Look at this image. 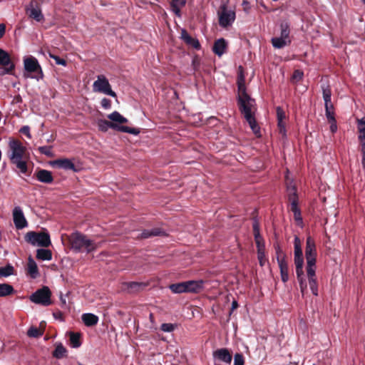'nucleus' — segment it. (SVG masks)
I'll list each match as a JSON object with an SVG mask.
<instances>
[{"mask_svg": "<svg viewBox=\"0 0 365 365\" xmlns=\"http://www.w3.org/2000/svg\"><path fill=\"white\" fill-rule=\"evenodd\" d=\"M290 210L293 212L294 219L297 223L302 224V218L301 216V212L299 207H297V203L295 201H293V202L291 204Z\"/></svg>", "mask_w": 365, "mask_h": 365, "instance_id": "7c9ffc66", "label": "nucleus"}, {"mask_svg": "<svg viewBox=\"0 0 365 365\" xmlns=\"http://www.w3.org/2000/svg\"><path fill=\"white\" fill-rule=\"evenodd\" d=\"M247 4V1H243V4Z\"/></svg>", "mask_w": 365, "mask_h": 365, "instance_id": "69168bd1", "label": "nucleus"}, {"mask_svg": "<svg viewBox=\"0 0 365 365\" xmlns=\"http://www.w3.org/2000/svg\"><path fill=\"white\" fill-rule=\"evenodd\" d=\"M101 104L102 108L106 110H110L111 108V101L106 98H104L101 100Z\"/></svg>", "mask_w": 365, "mask_h": 365, "instance_id": "de8ad7c7", "label": "nucleus"}, {"mask_svg": "<svg viewBox=\"0 0 365 365\" xmlns=\"http://www.w3.org/2000/svg\"><path fill=\"white\" fill-rule=\"evenodd\" d=\"M288 177L286 176L287 192L289 200L291 202V204L293 202V201H295L297 203V196L295 186L292 181L288 182Z\"/></svg>", "mask_w": 365, "mask_h": 365, "instance_id": "5701e85b", "label": "nucleus"}, {"mask_svg": "<svg viewBox=\"0 0 365 365\" xmlns=\"http://www.w3.org/2000/svg\"><path fill=\"white\" fill-rule=\"evenodd\" d=\"M234 365H244V358L241 354H236L235 355Z\"/></svg>", "mask_w": 365, "mask_h": 365, "instance_id": "49530a36", "label": "nucleus"}, {"mask_svg": "<svg viewBox=\"0 0 365 365\" xmlns=\"http://www.w3.org/2000/svg\"><path fill=\"white\" fill-rule=\"evenodd\" d=\"M257 247V252L264 251V245L263 242H257L256 243Z\"/></svg>", "mask_w": 365, "mask_h": 365, "instance_id": "bf43d9fd", "label": "nucleus"}, {"mask_svg": "<svg viewBox=\"0 0 365 365\" xmlns=\"http://www.w3.org/2000/svg\"><path fill=\"white\" fill-rule=\"evenodd\" d=\"M38 149L41 154H43L48 157L53 156L51 146H41Z\"/></svg>", "mask_w": 365, "mask_h": 365, "instance_id": "a19ab883", "label": "nucleus"}, {"mask_svg": "<svg viewBox=\"0 0 365 365\" xmlns=\"http://www.w3.org/2000/svg\"><path fill=\"white\" fill-rule=\"evenodd\" d=\"M108 118L110 120V123H113L115 125H123L122 124L128 123V120L123 117L119 112L113 111V113L108 115Z\"/></svg>", "mask_w": 365, "mask_h": 365, "instance_id": "412c9836", "label": "nucleus"}, {"mask_svg": "<svg viewBox=\"0 0 365 365\" xmlns=\"http://www.w3.org/2000/svg\"><path fill=\"white\" fill-rule=\"evenodd\" d=\"M227 42L224 38L217 40L213 46L212 51L218 56H221L226 50Z\"/></svg>", "mask_w": 365, "mask_h": 365, "instance_id": "aec40b11", "label": "nucleus"}, {"mask_svg": "<svg viewBox=\"0 0 365 365\" xmlns=\"http://www.w3.org/2000/svg\"><path fill=\"white\" fill-rule=\"evenodd\" d=\"M169 288L175 294L187 292L185 282L173 284L170 285Z\"/></svg>", "mask_w": 365, "mask_h": 365, "instance_id": "c85d7f7f", "label": "nucleus"}, {"mask_svg": "<svg viewBox=\"0 0 365 365\" xmlns=\"http://www.w3.org/2000/svg\"><path fill=\"white\" fill-rule=\"evenodd\" d=\"M93 91L96 93H101L105 95L115 98L116 93L111 89V86L103 75L97 76V79L93 83Z\"/></svg>", "mask_w": 365, "mask_h": 365, "instance_id": "1a4fd4ad", "label": "nucleus"}, {"mask_svg": "<svg viewBox=\"0 0 365 365\" xmlns=\"http://www.w3.org/2000/svg\"><path fill=\"white\" fill-rule=\"evenodd\" d=\"M237 88L238 94L247 93L245 87V78L242 72H240L237 77Z\"/></svg>", "mask_w": 365, "mask_h": 365, "instance_id": "473e14b6", "label": "nucleus"}, {"mask_svg": "<svg viewBox=\"0 0 365 365\" xmlns=\"http://www.w3.org/2000/svg\"><path fill=\"white\" fill-rule=\"evenodd\" d=\"M71 248L76 252L86 251L87 253L95 251L98 245L80 232H74L70 236Z\"/></svg>", "mask_w": 365, "mask_h": 365, "instance_id": "39448f33", "label": "nucleus"}, {"mask_svg": "<svg viewBox=\"0 0 365 365\" xmlns=\"http://www.w3.org/2000/svg\"><path fill=\"white\" fill-rule=\"evenodd\" d=\"M6 31V26L4 24H0V38L4 35Z\"/></svg>", "mask_w": 365, "mask_h": 365, "instance_id": "13d9d810", "label": "nucleus"}, {"mask_svg": "<svg viewBox=\"0 0 365 365\" xmlns=\"http://www.w3.org/2000/svg\"><path fill=\"white\" fill-rule=\"evenodd\" d=\"M294 264L296 266V274L297 276V279L299 282L300 289L302 294H304V290L307 288V284L304 280V272H303V266H304V257L302 250L301 241L297 236H295L294 240Z\"/></svg>", "mask_w": 365, "mask_h": 365, "instance_id": "20e7f679", "label": "nucleus"}, {"mask_svg": "<svg viewBox=\"0 0 365 365\" xmlns=\"http://www.w3.org/2000/svg\"><path fill=\"white\" fill-rule=\"evenodd\" d=\"M9 158L19 170L21 173L25 174L27 172V163L24 160L26 148L21 143L16 140H10L9 142Z\"/></svg>", "mask_w": 365, "mask_h": 365, "instance_id": "7ed1b4c3", "label": "nucleus"}, {"mask_svg": "<svg viewBox=\"0 0 365 365\" xmlns=\"http://www.w3.org/2000/svg\"><path fill=\"white\" fill-rule=\"evenodd\" d=\"M0 66H4L3 74L9 73L14 68L9 53L2 48H0Z\"/></svg>", "mask_w": 365, "mask_h": 365, "instance_id": "ddd939ff", "label": "nucleus"}, {"mask_svg": "<svg viewBox=\"0 0 365 365\" xmlns=\"http://www.w3.org/2000/svg\"><path fill=\"white\" fill-rule=\"evenodd\" d=\"M186 4V0H172L170 6L173 13L180 17L181 16L180 10Z\"/></svg>", "mask_w": 365, "mask_h": 365, "instance_id": "a878e982", "label": "nucleus"}, {"mask_svg": "<svg viewBox=\"0 0 365 365\" xmlns=\"http://www.w3.org/2000/svg\"><path fill=\"white\" fill-rule=\"evenodd\" d=\"M50 57L55 60V62L56 64L64 66H66V61L64 59L61 58L60 57L55 56V55H52V54H50Z\"/></svg>", "mask_w": 365, "mask_h": 365, "instance_id": "09e8293b", "label": "nucleus"}, {"mask_svg": "<svg viewBox=\"0 0 365 365\" xmlns=\"http://www.w3.org/2000/svg\"><path fill=\"white\" fill-rule=\"evenodd\" d=\"M322 88L324 103H331V91L329 86L328 85H323Z\"/></svg>", "mask_w": 365, "mask_h": 365, "instance_id": "72a5a7b5", "label": "nucleus"}, {"mask_svg": "<svg viewBox=\"0 0 365 365\" xmlns=\"http://www.w3.org/2000/svg\"><path fill=\"white\" fill-rule=\"evenodd\" d=\"M66 352V348L61 344H59L56 345L53 355L57 359H61L65 355Z\"/></svg>", "mask_w": 365, "mask_h": 365, "instance_id": "4c0bfd02", "label": "nucleus"}, {"mask_svg": "<svg viewBox=\"0 0 365 365\" xmlns=\"http://www.w3.org/2000/svg\"><path fill=\"white\" fill-rule=\"evenodd\" d=\"M325 111H334V106L332 103H324Z\"/></svg>", "mask_w": 365, "mask_h": 365, "instance_id": "5fc2aeb1", "label": "nucleus"}, {"mask_svg": "<svg viewBox=\"0 0 365 365\" xmlns=\"http://www.w3.org/2000/svg\"><path fill=\"white\" fill-rule=\"evenodd\" d=\"M325 115L329 122H334L335 120L334 111H325Z\"/></svg>", "mask_w": 365, "mask_h": 365, "instance_id": "3c124183", "label": "nucleus"}, {"mask_svg": "<svg viewBox=\"0 0 365 365\" xmlns=\"http://www.w3.org/2000/svg\"><path fill=\"white\" fill-rule=\"evenodd\" d=\"M362 1L365 4V0H362Z\"/></svg>", "mask_w": 365, "mask_h": 365, "instance_id": "338daca9", "label": "nucleus"}, {"mask_svg": "<svg viewBox=\"0 0 365 365\" xmlns=\"http://www.w3.org/2000/svg\"><path fill=\"white\" fill-rule=\"evenodd\" d=\"M98 129L102 132H106L109 128H112L115 130L133 134L137 135L140 133V130L137 128H130L125 125H115L113 123H110L108 120L100 119L97 122Z\"/></svg>", "mask_w": 365, "mask_h": 365, "instance_id": "423d86ee", "label": "nucleus"}, {"mask_svg": "<svg viewBox=\"0 0 365 365\" xmlns=\"http://www.w3.org/2000/svg\"><path fill=\"white\" fill-rule=\"evenodd\" d=\"M253 232L254 234L257 233V235L259 233V226L257 220H255L253 222Z\"/></svg>", "mask_w": 365, "mask_h": 365, "instance_id": "864d4df0", "label": "nucleus"}, {"mask_svg": "<svg viewBox=\"0 0 365 365\" xmlns=\"http://www.w3.org/2000/svg\"><path fill=\"white\" fill-rule=\"evenodd\" d=\"M317 247L313 238L307 237L305 247V257L307 260V275L309 285L312 294L318 295V285L316 277V261H317Z\"/></svg>", "mask_w": 365, "mask_h": 365, "instance_id": "f257e3e1", "label": "nucleus"}, {"mask_svg": "<svg viewBox=\"0 0 365 365\" xmlns=\"http://www.w3.org/2000/svg\"><path fill=\"white\" fill-rule=\"evenodd\" d=\"M280 29L281 33L279 37L284 38V40L290 41L289 25L287 23H282L280 25Z\"/></svg>", "mask_w": 365, "mask_h": 365, "instance_id": "c9c22d12", "label": "nucleus"}, {"mask_svg": "<svg viewBox=\"0 0 365 365\" xmlns=\"http://www.w3.org/2000/svg\"><path fill=\"white\" fill-rule=\"evenodd\" d=\"M359 132H360V134L359 136V139L361 144V148H365V126L360 128Z\"/></svg>", "mask_w": 365, "mask_h": 365, "instance_id": "c03bdc74", "label": "nucleus"}, {"mask_svg": "<svg viewBox=\"0 0 365 365\" xmlns=\"http://www.w3.org/2000/svg\"><path fill=\"white\" fill-rule=\"evenodd\" d=\"M255 240L256 243L257 242H263L262 237L260 235V232L257 235V233L254 234Z\"/></svg>", "mask_w": 365, "mask_h": 365, "instance_id": "4d7b16f0", "label": "nucleus"}, {"mask_svg": "<svg viewBox=\"0 0 365 365\" xmlns=\"http://www.w3.org/2000/svg\"><path fill=\"white\" fill-rule=\"evenodd\" d=\"M257 258L259 260V263L261 267H263L265 263L267 262V258L265 257V252L264 251H259L257 252Z\"/></svg>", "mask_w": 365, "mask_h": 365, "instance_id": "37998d69", "label": "nucleus"}, {"mask_svg": "<svg viewBox=\"0 0 365 365\" xmlns=\"http://www.w3.org/2000/svg\"><path fill=\"white\" fill-rule=\"evenodd\" d=\"M82 321L87 327L96 325L98 322V317L91 313H85L81 317Z\"/></svg>", "mask_w": 365, "mask_h": 365, "instance_id": "393cba45", "label": "nucleus"}, {"mask_svg": "<svg viewBox=\"0 0 365 365\" xmlns=\"http://www.w3.org/2000/svg\"><path fill=\"white\" fill-rule=\"evenodd\" d=\"M50 165L54 168H62L66 170L76 171L73 163L67 158L58 159L50 162Z\"/></svg>", "mask_w": 365, "mask_h": 365, "instance_id": "4468645a", "label": "nucleus"}, {"mask_svg": "<svg viewBox=\"0 0 365 365\" xmlns=\"http://www.w3.org/2000/svg\"><path fill=\"white\" fill-rule=\"evenodd\" d=\"M238 105L240 110L248 123L255 134L259 133V127L256 123L254 111L255 110V101L247 93L238 94Z\"/></svg>", "mask_w": 365, "mask_h": 365, "instance_id": "f03ea898", "label": "nucleus"}, {"mask_svg": "<svg viewBox=\"0 0 365 365\" xmlns=\"http://www.w3.org/2000/svg\"><path fill=\"white\" fill-rule=\"evenodd\" d=\"M27 335L29 337L38 338L43 335V332L38 328L32 327L28 330Z\"/></svg>", "mask_w": 365, "mask_h": 365, "instance_id": "ea45409f", "label": "nucleus"}, {"mask_svg": "<svg viewBox=\"0 0 365 365\" xmlns=\"http://www.w3.org/2000/svg\"><path fill=\"white\" fill-rule=\"evenodd\" d=\"M358 123H359V128L361 127H364V126H365V120H364L363 118L360 119L358 120Z\"/></svg>", "mask_w": 365, "mask_h": 365, "instance_id": "e2e57ef3", "label": "nucleus"}, {"mask_svg": "<svg viewBox=\"0 0 365 365\" xmlns=\"http://www.w3.org/2000/svg\"><path fill=\"white\" fill-rule=\"evenodd\" d=\"M51 292L48 287L37 289L29 297L30 300L36 304L48 306L51 304Z\"/></svg>", "mask_w": 365, "mask_h": 365, "instance_id": "9d476101", "label": "nucleus"}, {"mask_svg": "<svg viewBox=\"0 0 365 365\" xmlns=\"http://www.w3.org/2000/svg\"><path fill=\"white\" fill-rule=\"evenodd\" d=\"M14 292L13 287L9 284H0V297L11 294Z\"/></svg>", "mask_w": 365, "mask_h": 365, "instance_id": "2f4dec72", "label": "nucleus"}, {"mask_svg": "<svg viewBox=\"0 0 365 365\" xmlns=\"http://www.w3.org/2000/svg\"><path fill=\"white\" fill-rule=\"evenodd\" d=\"M24 68L26 71L32 73L41 70V66L37 59L33 56L26 58L24 60Z\"/></svg>", "mask_w": 365, "mask_h": 365, "instance_id": "a211bd4d", "label": "nucleus"}, {"mask_svg": "<svg viewBox=\"0 0 365 365\" xmlns=\"http://www.w3.org/2000/svg\"><path fill=\"white\" fill-rule=\"evenodd\" d=\"M277 259L280 269L282 280L286 282L289 279L287 262L283 255H278Z\"/></svg>", "mask_w": 365, "mask_h": 365, "instance_id": "dca6fc26", "label": "nucleus"}, {"mask_svg": "<svg viewBox=\"0 0 365 365\" xmlns=\"http://www.w3.org/2000/svg\"><path fill=\"white\" fill-rule=\"evenodd\" d=\"M36 257L43 261H49L52 259V253L48 250L38 249L36 251Z\"/></svg>", "mask_w": 365, "mask_h": 365, "instance_id": "cd10ccee", "label": "nucleus"}, {"mask_svg": "<svg viewBox=\"0 0 365 365\" xmlns=\"http://www.w3.org/2000/svg\"><path fill=\"white\" fill-rule=\"evenodd\" d=\"M291 41H287L280 37H274L272 38V43L275 48H282L289 44Z\"/></svg>", "mask_w": 365, "mask_h": 365, "instance_id": "c756f323", "label": "nucleus"}, {"mask_svg": "<svg viewBox=\"0 0 365 365\" xmlns=\"http://www.w3.org/2000/svg\"><path fill=\"white\" fill-rule=\"evenodd\" d=\"M277 117L279 132L283 138H286L287 130L285 128V123L284 122L286 115L284 111L280 107L277 108Z\"/></svg>", "mask_w": 365, "mask_h": 365, "instance_id": "2eb2a0df", "label": "nucleus"}, {"mask_svg": "<svg viewBox=\"0 0 365 365\" xmlns=\"http://www.w3.org/2000/svg\"><path fill=\"white\" fill-rule=\"evenodd\" d=\"M26 11L29 14V16L37 22L42 21L44 19V16L39 8L37 2L34 0H31L29 5L26 7Z\"/></svg>", "mask_w": 365, "mask_h": 365, "instance_id": "9b49d317", "label": "nucleus"}, {"mask_svg": "<svg viewBox=\"0 0 365 365\" xmlns=\"http://www.w3.org/2000/svg\"><path fill=\"white\" fill-rule=\"evenodd\" d=\"M25 240L33 246L48 247L51 245L50 236L46 232H29L25 235Z\"/></svg>", "mask_w": 365, "mask_h": 365, "instance_id": "0eeeda50", "label": "nucleus"}, {"mask_svg": "<svg viewBox=\"0 0 365 365\" xmlns=\"http://www.w3.org/2000/svg\"><path fill=\"white\" fill-rule=\"evenodd\" d=\"M238 307V303L236 300L232 302V312Z\"/></svg>", "mask_w": 365, "mask_h": 365, "instance_id": "680f3d73", "label": "nucleus"}, {"mask_svg": "<svg viewBox=\"0 0 365 365\" xmlns=\"http://www.w3.org/2000/svg\"><path fill=\"white\" fill-rule=\"evenodd\" d=\"M125 285L126 286V287H123V289L130 292L137 291L140 286L139 283L135 282H127L125 284Z\"/></svg>", "mask_w": 365, "mask_h": 365, "instance_id": "58836bf2", "label": "nucleus"}, {"mask_svg": "<svg viewBox=\"0 0 365 365\" xmlns=\"http://www.w3.org/2000/svg\"><path fill=\"white\" fill-rule=\"evenodd\" d=\"M28 273L30 276L35 279L38 275V269L36 262L31 257L29 258L28 264H27Z\"/></svg>", "mask_w": 365, "mask_h": 365, "instance_id": "bb28decb", "label": "nucleus"}, {"mask_svg": "<svg viewBox=\"0 0 365 365\" xmlns=\"http://www.w3.org/2000/svg\"><path fill=\"white\" fill-rule=\"evenodd\" d=\"M160 234V232L157 230V229H152L150 230H144L141 235H142V237L143 238H148V237H150L151 236H157V235H159Z\"/></svg>", "mask_w": 365, "mask_h": 365, "instance_id": "79ce46f5", "label": "nucleus"}, {"mask_svg": "<svg viewBox=\"0 0 365 365\" xmlns=\"http://www.w3.org/2000/svg\"><path fill=\"white\" fill-rule=\"evenodd\" d=\"M61 301L62 302L63 304H66V299L63 298V297H61Z\"/></svg>", "mask_w": 365, "mask_h": 365, "instance_id": "0e129e2a", "label": "nucleus"}, {"mask_svg": "<svg viewBox=\"0 0 365 365\" xmlns=\"http://www.w3.org/2000/svg\"><path fill=\"white\" fill-rule=\"evenodd\" d=\"M361 152H362V154H363V157H362V165L364 167V168L365 169V148H361Z\"/></svg>", "mask_w": 365, "mask_h": 365, "instance_id": "052dcab7", "label": "nucleus"}, {"mask_svg": "<svg viewBox=\"0 0 365 365\" xmlns=\"http://www.w3.org/2000/svg\"><path fill=\"white\" fill-rule=\"evenodd\" d=\"M213 356L220 361L230 364L232 361V355L228 349L225 348L216 350L213 353Z\"/></svg>", "mask_w": 365, "mask_h": 365, "instance_id": "f3484780", "label": "nucleus"}, {"mask_svg": "<svg viewBox=\"0 0 365 365\" xmlns=\"http://www.w3.org/2000/svg\"><path fill=\"white\" fill-rule=\"evenodd\" d=\"M14 274V267L11 264H7L5 267H0V277H9Z\"/></svg>", "mask_w": 365, "mask_h": 365, "instance_id": "e433bc0d", "label": "nucleus"}, {"mask_svg": "<svg viewBox=\"0 0 365 365\" xmlns=\"http://www.w3.org/2000/svg\"><path fill=\"white\" fill-rule=\"evenodd\" d=\"M181 37L188 45L193 48L198 49L200 47V43L197 39L191 37L185 30L181 32Z\"/></svg>", "mask_w": 365, "mask_h": 365, "instance_id": "b1692460", "label": "nucleus"}, {"mask_svg": "<svg viewBox=\"0 0 365 365\" xmlns=\"http://www.w3.org/2000/svg\"><path fill=\"white\" fill-rule=\"evenodd\" d=\"M187 292H199L203 288V281H187L185 282Z\"/></svg>", "mask_w": 365, "mask_h": 365, "instance_id": "6ab92c4d", "label": "nucleus"}, {"mask_svg": "<svg viewBox=\"0 0 365 365\" xmlns=\"http://www.w3.org/2000/svg\"><path fill=\"white\" fill-rule=\"evenodd\" d=\"M219 24L222 28L232 26L234 23L236 14L233 9H228L227 4H222L217 12Z\"/></svg>", "mask_w": 365, "mask_h": 365, "instance_id": "6e6552de", "label": "nucleus"}, {"mask_svg": "<svg viewBox=\"0 0 365 365\" xmlns=\"http://www.w3.org/2000/svg\"><path fill=\"white\" fill-rule=\"evenodd\" d=\"M13 220L15 227L18 230H21L28 226V222L24 217L22 209L17 206L14 208L13 210Z\"/></svg>", "mask_w": 365, "mask_h": 365, "instance_id": "f8f14e48", "label": "nucleus"}, {"mask_svg": "<svg viewBox=\"0 0 365 365\" xmlns=\"http://www.w3.org/2000/svg\"><path fill=\"white\" fill-rule=\"evenodd\" d=\"M174 325L170 323H164L161 325V330L164 332H171L174 330Z\"/></svg>", "mask_w": 365, "mask_h": 365, "instance_id": "a18cd8bd", "label": "nucleus"}, {"mask_svg": "<svg viewBox=\"0 0 365 365\" xmlns=\"http://www.w3.org/2000/svg\"><path fill=\"white\" fill-rule=\"evenodd\" d=\"M37 180L43 183H51L53 180L52 174L46 170H41L36 173Z\"/></svg>", "mask_w": 365, "mask_h": 365, "instance_id": "4be33fe9", "label": "nucleus"}, {"mask_svg": "<svg viewBox=\"0 0 365 365\" xmlns=\"http://www.w3.org/2000/svg\"><path fill=\"white\" fill-rule=\"evenodd\" d=\"M304 73L299 70H296L292 76L293 81H299L303 78Z\"/></svg>", "mask_w": 365, "mask_h": 365, "instance_id": "8fccbe9b", "label": "nucleus"}, {"mask_svg": "<svg viewBox=\"0 0 365 365\" xmlns=\"http://www.w3.org/2000/svg\"><path fill=\"white\" fill-rule=\"evenodd\" d=\"M20 132L26 135L29 138H31L30 133V128L28 125H24L20 129Z\"/></svg>", "mask_w": 365, "mask_h": 365, "instance_id": "603ef678", "label": "nucleus"}, {"mask_svg": "<svg viewBox=\"0 0 365 365\" xmlns=\"http://www.w3.org/2000/svg\"><path fill=\"white\" fill-rule=\"evenodd\" d=\"M331 123L330 130L332 133H335L337 130L336 122L334 120V122H329Z\"/></svg>", "mask_w": 365, "mask_h": 365, "instance_id": "6e6d98bb", "label": "nucleus"}, {"mask_svg": "<svg viewBox=\"0 0 365 365\" xmlns=\"http://www.w3.org/2000/svg\"><path fill=\"white\" fill-rule=\"evenodd\" d=\"M70 342L73 348H78L81 343L80 341V334L78 333H70Z\"/></svg>", "mask_w": 365, "mask_h": 365, "instance_id": "f704fd0d", "label": "nucleus"}]
</instances>
